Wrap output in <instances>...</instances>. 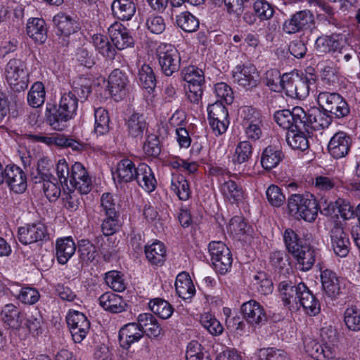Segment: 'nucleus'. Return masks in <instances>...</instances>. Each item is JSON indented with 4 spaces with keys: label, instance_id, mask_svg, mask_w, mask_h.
Wrapping results in <instances>:
<instances>
[{
    "label": "nucleus",
    "instance_id": "1",
    "mask_svg": "<svg viewBox=\"0 0 360 360\" xmlns=\"http://www.w3.org/2000/svg\"><path fill=\"white\" fill-rule=\"evenodd\" d=\"M79 98L72 91L65 93L60 101L58 108L52 105L46 108V120L56 130H63L65 123L76 114Z\"/></svg>",
    "mask_w": 360,
    "mask_h": 360
},
{
    "label": "nucleus",
    "instance_id": "2",
    "mask_svg": "<svg viewBox=\"0 0 360 360\" xmlns=\"http://www.w3.org/2000/svg\"><path fill=\"white\" fill-rule=\"evenodd\" d=\"M319 107L333 119H342L350 114V108L345 99L338 93L320 92L317 97Z\"/></svg>",
    "mask_w": 360,
    "mask_h": 360
},
{
    "label": "nucleus",
    "instance_id": "3",
    "mask_svg": "<svg viewBox=\"0 0 360 360\" xmlns=\"http://www.w3.org/2000/svg\"><path fill=\"white\" fill-rule=\"evenodd\" d=\"M208 250L212 264L221 274H226L231 268L233 259L229 248L221 241H212L209 243Z\"/></svg>",
    "mask_w": 360,
    "mask_h": 360
},
{
    "label": "nucleus",
    "instance_id": "4",
    "mask_svg": "<svg viewBox=\"0 0 360 360\" xmlns=\"http://www.w3.org/2000/svg\"><path fill=\"white\" fill-rule=\"evenodd\" d=\"M27 76L24 61L17 58L8 61L6 66V77L14 91H20L27 88Z\"/></svg>",
    "mask_w": 360,
    "mask_h": 360
},
{
    "label": "nucleus",
    "instance_id": "5",
    "mask_svg": "<svg viewBox=\"0 0 360 360\" xmlns=\"http://www.w3.org/2000/svg\"><path fill=\"white\" fill-rule=\"evenodd\" d=\"M158 58L160 70L165 76H172L179 70L181 57L174 46L167 44L160 46Z\"/></svg>",
    "mask_w": 360,
    "mask_h": 360
},
{
    "label": "nucleus",
    "instance_id": "6",
    "mask_svg": "<svg viewBox=\"0 0 360 360\" xmlns=\"http://www.w3.org/2000/svg\"><path fill=\"white\" fill-rule=\"evenodd\" d=\"M319 210L325 215H330L335 210V205L330 203L321 210L320 204L317 202L314 196L307 193H305L302 208L295 215V219H302L306 221L312 222L316 219Z\"/></svg>",
    "mask_w": 360,
    "mask_h": 360
},
{
    "label": "nucleus",
    "instance_id": "7",
    "mask_svg": "<svg viewBox=\"0 0 360 360\" xmlns=\"http://www.w3.org/2000/svg\"><path fill=\"white\" fill-rule=\"evenodd\" d=\"M305 111L302 108L296 106L292 110H283L276 112L274 120L276 123L283 129L302 130Z\"/></svg>",
    "mask_w": 360,
    "mask_h": 360
},
{
    "label": "nucleus",
    "instance_id": "8",
    "mask_svg": "<svg viewBox=\"0 0 360 360\" xmlns=\"http://www.w3.org/2000/svg\"><path fill=\"white\" fill-rule=\"evenodd\" d=\"M233 82L247 90L256 88L259 83V73L254 65H237L232 72Z\"/></svg>",
    "mask_w": 360,
    "mask_h": 360
},
{
    "label": "nucleus",
    "instance_id": "9",
    "mask_svg": "<svg viewBox=\"0 0 360 360\" xmlns=\"http://www.w3.org/2000/svg\"><path fill=\"white\" fill-rule=\"evenodd\" d=\"M75 342H81L90 328V322L86 316L78 311H70L66 317Z\"/></svg>",
    "mask_w": 360,
    "mask_h": 360
},
{
    "label": "nucleus",
    "instance_id": "10",
    "mask_svg": "<svg viewBox=\"0 0 360 360\" xmlns=\"http://www.w3.org/2000/svg\"><path fill=\"white\" fill-rule=\"evenodd\" d=\"M332 121L333 119L320 107L311 108L305 112L304 118L302 120V122H304L302 130L309 132V129L320 130L327 128Z\"/></svg>",
    "mask_w": 360,
    "mask_h": 360
},
{
    "label": "nucleus",
    "instance_id": "11",
    "mask_svg": "<svg viewBox=\"0 0 360 360\" xmlns=\"http://www.w3.org/2000/svg\"><path fill=\"white\" fill-rule=\"evenodd\" d=\"M18 238L23 245H29L49 239L46 227L41 223L27 224L20 227Z\"/></svg>",
    "mask_w": 360,
    "mask_h": 360
},
{
    "label": "nucleus",
    "instance_id": "12",
    "mask_svg": "<svg viewBox=\"0 0 360 360\" xmlns=\"http://www.w3.org/2000/svg\"><path fill=\"white\" fill-rule=\"evenodd\" d=\"M314 22V15L309 11H297L286 20L283 25L284 32L291 34L308 29Z\"/></svg>",
    "mask_w": 360,
    "mask_h": 360
},
{
    "label": "nucleus",
    "instance_id": "13",
    "mask_svg": "<svg viewBox=\"0 0 360 360\" xmlns=\"http://www.w3.org/2000/svg\"><path fill=\"white\" fill-rule=\"evenodd\" d=\"M241 311L243 318L252 326H262L268 320V316L264 307L254 300L243 303Z\"/></svg>",
    "mask_w": 360,
    "mask_h": 360
},
{
    "label": "nucleus",
    "instance_id": "14",
    "mask_svg": "<svg viewBox=\"0 0 360 360\" xmlns=\"http://www.w3.org/2000/svg\"><path fill=\"white\" fill-rule=\"evenodd\" d=\"M4 181L11 190L16 193H22L27 189V179L21 168L15 165H8L5 167Z\"/></svg>",
    "mask_w": 360,
    "mask_h": 360
},
{
    "label": "nucleus",
    "instance_id": "15",
    "mask_svg": "<svg viewBox=\"0 0 360 360\" xmlns=\"http://www.w3.org/2000/svg\"><path fill=\"white\" fill-rule=\"evenodd\" d=\"M70 184L80 193H88L91 189V178L80 162H75L71 167Z\"/></svg>",
    "mask_w": 360,
    "mask_h": 360
},
{
    "label": "nucleus",
    "instance_id": "16",
    "mask_svg": "<svg viewBox=\"0 0 360 360\" xmlns=\"http://www.w3.org/2000/svg\"><path fill=\"white\" fill-rule=\"evenodd\" d=\"M352 139L344 131L335 133L328 145L330 154L335 159L345 157L351 148Z\"/></svg>",
    "mask_w": 360,
    "mask_h": 360
},
{
    "label": "nucleus",
    "instance_id": "17",
    "mask_svg": "<svg viewBox=\"0 0 360 360\" xmlns=\"http://www.w3.org/2000/svg\"><path fill=\"white\" fill-rule=\"evenodd\" d=\"M332 247L334 252L341 257H346L349 252V240L343 228L335 223L330 231Z\"/></svg>",
    "mask_w": 360,
    "mask_h": 360
},
{
    "label": "nucleus",
    "instance_id": "18",
    "mask_svg": "<svg viewBox=\"0 0 360 360\" xmlns=\"http://www.w3.org/2000/svg\"><path fill=\"white\" fill-rule=\"evenodd\" d=\"M108 32L113 45L119 50L132 46L134 41L129 30L122 24L115 23L112 25Z\"/></svg>",
    "mask_w": 360,
    "mask_h": 360
},
{
    "label": "nucleus",
    "instance_id": "19",
    "mask_svg": "<svg viewBox=\"0 0 360 360\" xmlns=\"http://www.w3.org/2000/svg\"><path fill=\"white\" fill-rule=\"evenodd\" d=\"M0 316L4 323L13 330H19L25 320V314L13 304H6L1 311Z\"/></svg>",
    "mask_w": 360,
    "mask_h": 360
},
{
    "label": "nucleus",
    "instance_id": "20",
    "mask_svg": "<svg viewBox=\"0 0 360 360\" xmlns=\"http://www.w3.org/2000/svg\"><path fill=\"white\" fill-rule=\"evenodd\" d=\"M143 337V330L136 323H129L124 326L119 332V342L120 347L127 349L130 346L139 341Z\"/></svg>",
    "mask_w": 360,
    "mask_h": 360
},
{
    "label": "nucleus",
    "instance_id": "21",
    "mask_svg": "<svg viewBox=\"0 0 360 360\" xmlns=\"http://www.w3.org/2000/svg\"><path fill=\"white\" fill-rule=\"evenodd\" d=\"M301 290L300 295L297 299V302L303 307L305 312L309 316H316L320 312L321 307L319 300L309 290L307 285H302L298 288Z\"/></svg>",
    "mask_w": 360,
    "mask_h": 360
},
{
    "label": "nucleus",
    "instance_id": "22",
    "mask_svg": "<svg viewBox=\"0 0 360 360\" xmlns=\"http://www.w3.org/2000/svg\"><path fill=\"white\" fill-rule=\"evenodd\" d=\"M302 285H304V283L300 282L295 285L289 280L281 281L279 283L278 290L284 305L297 304V299L301 292L298 288H301Z\"/></svg>",
    "mask_w": 360,
    "mask_h": 360
},
{
    "label": "nucleus",
    "instance_id": "23",
    "mask_svg": "<svg viewBox=\"0 0 360 360\" xmlns=\"http://www.w3.org/2000/svg\"><path fill=\"white\" fill-rule=\"evenodd\" d=\"M137 167L129 159L120 160L115 172H112L114 180L116 179L119 182H131L135 179Z\"/></svg>",
    "mask_w": 360,
    "mask_h": 360
},
{
    "label": "nucleus",
    "instance_id": "24",
    "mask_svg": "<svg viewBox=\"0 0 360 360\" xmlns=\"http://www.w3.org/2000/svg\"><path fill=\"white\" fill-rule=\"evenodd\" d=\"M128 78L125 73L119 69H115L108 77V85L112 96L119 97L126 94V87L128 84Z\"/></svg>",
    "mask_w": 360,
    "mask_h": 360
},
{
    "label": "nucleus",
    "instance_id": "25",
    "mask_svg": "<svg viewBox=\"0 0 360 360\" xmlns=\"http://www.w3.org/2000/svg\"><path fill=\"white\" fill-rule=\"evenodd\" d=\"M113 15L120 20H129L136 12V4L132 0H114L111 4Z\"/></svg>",
    "mask_w": 360,
    "mask_h": 360
},
{
    "label": "nucleus",
    "instance_id": "26",
    "mask_svg": "<svg viewBox=\"0 0 360 360\" xmlns=\"http://www.w3.org/2000/svg\"><path fill=\"white\" fill-rule=\"evenodd\" d=\"M292 255L300 266V269L303 271L311 269L315 262V250L309 244H307L306 241L304 242V245Z\"/></svg>",
    "mask_w": 360,
    "mask_h": 360
},
{
    "label": "nucleus",
    "instance_id": "27",
    "mask_svg": "<svg viewBox=\"0 0 360 360\" xmlns=\"http://www.w3.org/2000/svg\"><path fill=\"white\" fill-rule=\"evenodd\" d=\"M100 305L106 311L120 313L126 309L127 304L120 296L112 292H105L99 297Z\"/></svg>",
    "mask_w": 360,
    "mask_h": 360
},
{
    "label": "nucleus",
    "instance_id": "28",
    "mask_svg": "<svg viewBox=\"0 0 360 360\" xmlns=\"http://www.w3.org/2000/svg\"><path fill=\"white\" fill-rule=\"evenodd\" d=\"M58 261L65 264L76 251V245L71 237L58 239L56 245Z\"/></svg>",
    "mask_w": 360,
    "mask_h": 360
},
{
    "label": "nucleus",
    "instance_id": "29",
    "mask_svg": "<svg viewBox=\"0 0 360 360\" xmlns=\"http://www.w3.org/2000/svg\"><path fill=\"white\" fill-rule=\"evenodd\" d=\"M134 180L147 192H151L155 188L156 180L151 169L146 164L141 163L139 165Z\"/></svg>",
    "mask_w": 360,
    "mask_h": 360
},
{
    "label": "nucleus",
    "instance_id": "30",
    "mask_svg": "<svg viewBox=\"0 0 360 360\" xmlns=\"http://www.w3.org/2000/svg\"><path fill=\"white\" fill-rule=\"evenodd\" d=\"M321 280L322 288L328 297H335L340 293L339 279L335 272L325 269L321 271Z\"/></svg>",
    "mask_w": 360,
    "mask_h": 360
},
{
    "label": "nucleus",
    "instance_id": "31",
    "mask_svg": "<svg viewBox=\"0 0 360 360\" xmlns=\"http://www.w3.org/2000/svg\"><path fill=\"white\" fill-rule=\"evenodd\" d=\"M129 134L134 138L141 139L148 129V124L143 114L134 112L127 122Z\"/></svg>",
    "mask_w": 360,
    "mask_h": 360
},
{
    "label": "nucleus",
    "instance_id": "32",
    "mask_svg": "<svg viewBox=\"0 0 360 360\" xmlns=\"http://www.w3.org/2000/svg\"><path fill=\"white\" fill-rule=\"evenodd\" d=\"M145 254L148 262L153 265L162 266L166 259V249L160 241L146 245Z\"/></svg>",
    "mask_w": 360,
    "mask_h": 360
},
{
    "label": "nucleus",
    "instance_id": "33",
    "mask_svg": "<svg viewBox=\"0 0 360 360\" xmlns=\"http://www.w3.org/2000/svg\"><path fill=\"white\" fill-rule=\"evenodd\" d=\"M54 25L60 34L68 37L79 29L78 23L70 15L59 13L53 18Z\"/></svg>",
    "mask_w": 360,
    "mask_h": 360
},
{
    "label": "nucleus",
    "instance_id": "34",
    "mask_svg": "<svg viewBox=\"0 0 360 360\" xmlns=\"http://www.w3.org/2000/svg\"><path fill=\"white\" fill-rule=\"evenodd\" d=\"M27 33L36 42L43 44L46 39V22L41 18H32L27 24Z\"/></svg>",
    "mask_w": 360,
    "mask_h": 360
},
{
    "label": "nucleus",
    "instance_id": "35",
    "mask_svg": "<svg viewBox=\"0 0 360 360\" xmlns=\"http://www.w3.org/2000/svg\"><path fill=\"white\" fill-rule=\"evenodd\" d=\"M305 351L309 356L316 360L332 359L333 353L327 346H323L314 340H309L304 345Z\"/></svg>",
    "mask_w": 360,
    "mask_h": 360
},
{
    "label": "nucleus",
    "instance_id": "36",
    "mask_svg": "<svg viewBox=\"0 0 360 360\" xmlns=\"http://www.w3.org/2000/svg\"><path fill=\"white\" fill-rule=\"evenodd\" d=\"M283 158V153L271 146L266 147L263 151L261 164L264 169L270 170L276 167Z\"/></svg>",
    "mask_w": 360,
    "mask_h": 360
},
{
    "label": "nucleus",
    "instance_id": "37",
    "mask_svg": "<svg viewBox=\"0 0 360 360\" xmlns=\"http://www.w3.org/2000/svg\"><path fill=\"white\" fill-rule=\"evenodd\" d=\"M340 35L322 36L316 39L315 47L320 54L335 51L340 48Z\"/></svg>",
    "mask_w": 360,
    "mask_h": 360
},
{
    "label": "nucleus",
    "instance_id": "38",
    "mask_svg": "<svg viewBox=\"0 0 360 360\" xmlns=\"http://www.w3.org/2000/svg\"><path fill=\"white\" fill-rule=\"evenodd\" d=\"M188 276V275L185 273L179 274L175 283L176 292L184 300L191 297L195 292L194 285Z\"/></svg>",
    "mask_w": 360,
    "mask_h": 360
},
{
    "label": "nucleus",
    "instance_id": "39",
    "mask_svg": "<svg viewBox=\"0 0 360 360\" xmlns=\"http://www.w3.org/2000/svg\"><path fill=\"white\" fill-rule=\"evenodd\" d=\"M176 24L186 32H195L199 27V20L188 11L181 12L176 16Z\"/></svg>",
    "mask_w": 360,
    "mask_h": 360
},
{
    "label": "nucleus",
    "instance_id": "40",
    "mask_svg": "<svg viewBox=\"0 0 360 360\" xmlns=\"http://www.w3.org/2000/svg\"><path fill=\"white\" fill-rule=\"evenodd\" d=\"M171 189L181 200H187L191 195L188 181L182 175L172 178Z\"/></svg>",
    "mask_w": 360,
    "mask_h": 360
},
{
    "label": "nucleus",
    "instance_id": "41",
    "mask_svg": "<svg viewBox=\"0 0 360 360\" xmlns=\"http://www.w3.org/2000/svg\"><path fill=\"white\" fill-rule=\"evenodd\" d=\"M53 167V165L50 160L46 158H40L37 162V175L32 176V181L34 184H39L49 179H54L55 176L51 172Z\"/></svg>",
    "mask_w": 360,
    "mask_h": 360
},
{
    "label": "nucleus",
    "instance_id": "42",
    "mask_svg": "<svg viewBox=\"0 0 360 360\" xmlns=\"http://www.w3.org/2000/svg\"><path fill=\"white\" fill-rule=\"evenodd\" d=\"M288 144L295 150H305L309 147L308 139L302 130L292 129L286 136Z\"/></svg>",
    "mask_w": 360,
    "mask_h": 360
},
{
    "label": "nucleus",
    "instance_id": "43",
    "mask_svg": "<svg viewBox=\"0 0 360 360\" xmlns=\"http://www.w3.org/2000/svg\"><path fill=\"white\" fill-rule=\"evenodd\" d=\"M95 127L94 131L99 135H103L109 131L110 118L108 112L103 108H98L94 111Z\"/></svg>",
    "mask_w": 360,
    "mask_h": 360
},
{
    "label": "nucleus",
    "instance_id": "44",
    "mask_svg": "<svg viewBox=\"0 0 360 360\" xmlns=\"http://www.w3.org/2000/svg\"><path fill=\"white\" fill-rule=\"evenodd\" d=\"M151 311L162 319L169 318L173 313L172 306L167 301L156 298L149 302Z\"/></svg>",
    "mask_w": 360,
    "mask_h": 360
},
{
    "label": "nucleus",
    "instance_id": "45",
    "mask_svg": "<svg viewBox=\"0 0 360 360\" xmlns=\"http://www.w3.org/2000/svg\"><path fill=\"white\" fill-rule=\"evenodd\" d=\"M45 101L44 86L41 82L34 83L27 94V102L33 108L41 106Z\"/></svg>",
    "mask_w": 360,
    "mask_h": 360
},
{
    "label": "nucleus",
    "instance_id": "46",
    "mask_svg": "<svg viewBox=\"0 0 360 360\" xmlns=\"http://www.w3.org/2000/svg\"><path fill=\"white\" fill-rule=\"evenodd\" d=\"M221 191L231 203L238 202L243 198L242 188L232 180L224 182L221 186Z\"/></svg>",
    "mask_w": 360,
    "mask_h": 360
},
{
    "label": "nucleus",
    "instance_id": "47",
    "mask_svg": "<svg viewBox=\"0 0 360 360\" xmlns=\"http://www.w3.org/2000/svg\"><path fill=\"white\" fill-rule=\"evenodd\" d=\"M283 239L287 250L292 255L297 252L304 245L301 238L292 229H287L283 233Z\"/></svg>",
    "mask_w": 360,
    "mask_h": 360
},
{
    "label": "nucleus",
    "instance_id": "48",
    "mask_svg": "<svg viewBox=\"0 0 360 360\" xmlns=\"http://www.w3.org/2000/svg\"><path fill=\"white\" fill-rule=\"evenodd\" d=\"M139 80L143 87L148 90V92L153 91L156 86V79L154 72L148 65H142L139 73Z\"/></svg>",
    "mask_w": 360,
    "mask_h": 360
},
{
    "label": "nucleus",
    "instance_id": "49",
    "mask_svg": "<svg viewBox=\"0 0 360 360\" xmlns=\"http://www.w3.org/2000/svg\"><path fill=\"white\" fill-rule=\"evenodd\" d=\"M252 154V146L249 141L240 142L235 150L233 161L235 164L246 162Z\"/></svg>",
    "mask_w": 360,
    "mask_h": 360
},
{
    "label": "nucleus",
    "instance_id": "50",
    "mask_svg": "<svg viewBox=\"0 0 360 360\" xmlns=\"http://www.w3.org/2000/svg\"><path fill=\"white\" fill-rule=\"evenodd\" d=\"M254 11L260 20H267L274 14V6L266 0H257L253 4Z\"/></svg>",
    "mask_w": 360,
    "mask_h": 360
},
{
    "label": "nucleus",
    "instance_id": "51",
    "mask_svg": "<svg viewBox=\"0 0 360 360\" xmlns=\"http://www.w3.org/2000/svg\"><path fill=\"white\" fill-rule=\"evenodd\" d=\"M209 121L228 120V110L221 101H216L207 107Z\"/></svg>",
    "mask_w": 360,
    "mask_h": 360
},
{
    "label": "nucleus",
    "instance_id": "52",
    "mask_svg": "<svg viewBox=\"0 0 360 360\" xmlns=\"http://www.w3.org/2000/svg\"><path fill=\"white\" fill-rule=\"evenodd\" d=\"M78 253L82 261L92 262L96 256V247L88 240H81L78 242Z\"/></svg>",
    "mask_w": 360,
    "mask_h": 360
},
{
    "label": "nucleus",
    "instance_id": "53",
    "mask_svg": "<svg viewBox=\"0 0 360 360\" xmlns=\"http://www.w3.org/2000/svg\"><path fill=\"white\" fill-rule=\"evenodd\" d=\"M182 77L188 84H203L205 77L202 70L195 66L185 68L181 72Z\"/></svg>",
    "mask_w": 360,
    "mask_h": 360
},
{
    "label": "nucleus",
    "instance_id": "54",
    "mask_svg": "<svg viewBox=\"0 0 360 360\" xmlns=\"http://www.w3.org/2000/svg\"><path fill=\"white\" fill-rule=\"evenodd\" d=\"M68 189L69 190L68 192L64 191L62 199L65 207L70 212H74L79 208L80 205V195L82 193H80L79 191H75V189L71 190L69 188Z\"/></svg>",
    "mask_w": 360,
    "mask_h": 360
},
{
    "label": "nucleus",
    "instance_id": "55",
    "mask_svg": "<svg viewBox=\"0 0 360 360\" xmlns=\"http://www.w3.org/2000/svg\"><path fill=\"white\" fill-rule=\"evenodd\" d=\"M311 80L313 79H310L307 77H301L298 75L295 82L296 92L294 98L300 100L304 99L309 94L310 85L312 84Z\"/></svg>",
    "mask_w": 360,
    "mask_h": 360
},
{
    "label": "nucleus",
    "instance_id": "56",
    "mask_svg": "<svg viewBox=\"0 0 360 360\" xmlns=\"http://www.w3.org/2000/svg\"><path fill=\"white\" fill-rule=\"evenodd\" d=\"M268 202L274 207L281 206L285 200V196L281 189L276 185H271L266 191Z\"/></svg>",
    "mask_w": 360,
    "mask_h": 360
},
{
    "label": "nucleus",
    "instance_id": "57",
    "mask_svg": "<svg viewBox=\"0 0 360 360\" xmlns=\"http://www.w3.org/2000/svg\"><path fill=\"white\" fill-rule=\"evenodd\" d=\"M42 182L43 191L46 198L50 201L56 200L61 193V190L58 184L56 178L54 177V179H49L48 180H44Z\"/></svg>",
    "mask_w": 360,
    "mask_h": 360
},
{
    "label": "nucleus",
    "instance_id": "58",
    "mask_svg": "<svg viewBox=\"0 0 360 360\" xmlns=\"http://www.w3.org/2000/svg\"><path fill=\"white\" fill-rule=\"evenodd\" d=\"M254 285H256L257 290L263 295L269 294L272 291L273 283L271 279H269L264 272H258L253 277Z\"/></svg>",
    "mask_w": 360,
    "mask_h": 360
},
{
    "label": "nucleus",
    "instance_id": "59",
    "mask_svg": "<svg viewBox=\"0 0 360 360\" xmlns=\"http://www.w3.org/2000/svg\"><path fill=\"white\" fill-rule=\"evenodd\" d=\"M298 74L295 72L285 73L282 75L281 91H284L285 94L291 98H294L296 91L295 82Z\"/></svg>",
    "mask_w": 360,
    "mask_h": 360
},
{
    "label": "nucleus",
    "instance_id": "60",
    "mask_svg": "<svg viewBox=\"0 0 360 360\" xmlns=\"http://www.w3.org/2000/svg\"><path fill=\"white\" fill-rule=\"evenodd\" d=\"M105 283L114 291L122 292L126 288L124 281L118 271H112L105 274Z\"/></svg>",
    "mask_w": 360,
    "mask_h": 360
},
{
    "label": "nucleus",
    "instance_id": "61",
    "mask_svg": "<svg viewBox=\"0 0 360 360\" xmlns=\"http://www.w3.org/2000/svg\"><path fill=\"white\" fill-rule=\"evenodd\" d=\"M335 206L338 209L342 218L345 220L350 219L356 216V207H354L349 202L339 198L335 202Z\"/></svg>",
    "mask_w": 360,
    "mask_h": 360
},
{
    "label": "nucleus",
    "instance_id": "62",
    "mask_svg": "<svg viewBox=\"0 0 360 360\" xmlns=\"http://www.w3.org/2000/svg\"><path fill=\"white\" fill-rule=\"evenodd\" d=\"M345 322L349 330H360V313L354 308L347 309L345 311Z\"/></svg>",
    "mask_w": 360,
    "mask_h": 360
},
{
    "label": "nucleus",
    "instance_id": "63",
    "mask_svg": "<svg viewBox=\"0 0 360 360\" xmlns=\"http://www.w3.org/2000/svg\"><path fill=\"white\" fill-rule=\"evenodd\" d=\"M202 326L207 329L212 335H218L223 332V327L220 322L211 315L206 314L202 317L200 321Z\"/></svg>",
    "mask_w": 360,
    "mask_h": 360
},
{
    "label": "nucleus",
    "instance_id": "64",
    "mask_svg": "<svg viewBox=\"0 0 360 360\" xmlns=\"http://www.w3.org/2000/svg\"><path fill=\"white\" fill-rule=\"evenodd\" d=\"M76 59L81 65L88 68H91L96 63V58L93 51H89L85 47H80L77 49Z\"/></svg>",
    "mask_w": 360,
    "mask_h": 360
}]
</instances>
